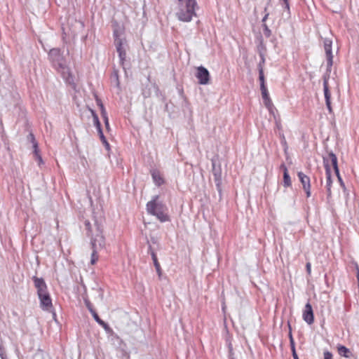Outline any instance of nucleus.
<instances>
[{"label": "nucleus", "mask_w": 359, "mask_h": 359, "mask_svg": "<svg viewBox=\"0 0 359 359\" xmlns=\"http://www.w3.org/2000/svg\"><path fill=\"white\" fill-rule=\"evenodd\" d=\"M147 211L149 214L156 216L161 222L169 221L168 208L163 201L159 200V196H153L151 201L147 203Z\"/></svg>", "instance_id": "f257e3e1"}, {"label": "nucleus", "mask_w": 359, "mask_h": 359, "mask_svg": "<svg viewBox=\"0 0 359 359\" xmlns=\"http://www.w3.org/2000/svg\"><path fill=\"white\" fill-rule=\"evenodd\" d=\"M178 11L176 15L180 21L189 22L196 15L195 8L197 6L196 0H178Z\"/></svg>", "instance_id": "f03ea898"}, {"label": "nucleus", "mask_w": 359, "mask_h": 359, "mask_svg": "<svg viewBox=\"0 0 359 359\" xmlns=\"http://www.w3.org/2000/svg\"><path fill=\"white\" fill-rule=\"evenodd\" d=\"M48 59L57 71L65 72L67 68L66 59L60 48H54L50 49L48 52Z\"/></svg>", "instance_id": "7ed1b4c3"}, {"label": "nucleus", "mask_w": 359, "mask_h": 359, "mask_svg": "<svg viewBox=\"0 0 359 359\" xmlns=\"http://www.w3.org/2000/svg\"><path fill=\"white\" fill-rule=\"evenodd\" d=\"M95 225L96 226V231L97 233L96 234V237L93 238L91 241L93 252L91 255L90 263L92 264H95L98 259V256L97 255V249L102 248L105 243L104 237L102 235L101 227L97 223H95Z\"/></svg>", "instance_id": "20e7f679"}, {"label": "nucleus", "mask_w": 359, "mask_h": 359, "mask_svg": "<svg viewBox=\"0 0 359 359\" xmlns=\"http://www.w3.org/2000/svg\"><path fill=\"white\" fill-rule=\"evenodd\" d=\"M38 294L40 300V306L43 311L52 312L53 304L48 290L40 292Z\"/></svg>", "instance_id": "39448f33"}, {"label": "nucleus", "mask_w": 359, "mask_h": 359, "mask_svg": "<svg viewBox=\"0 0 359 359\" xmlns=\"http://www.w3.org/2000/svg\"><path fill=\"white\" fill-rule=\"evenodd\" d=\"M196 77L199 84L207 85L209 83L210 76L208 70L201 66L196 69Z\"/></svg>", "instance_id": "423d86ee"}, {"label": "nucleus", "mask_w": 359, "mask_h": 359, "mask_svg": "<svg viewBox=\"0 0 359 359\" xmlns=\"http://www.w3.org/2000/svg\"><path fill=\"white\" fill-rule=\"evenodd\" d=\"M212 175L214 177V182L215 183L217 189L221 196L222 194V170L219 165L216 167V164L212 161Z\"/></svg>", "instance_id": "0eeeda50"}, {"label": "nucleus", "mask_w": 359, "mask_h": 359, "mask_svg": "<svg viewBox=\"0 0 359 359\" xmlns=\"http://www.w3.org/2000/svg\"><path fill=\"white\" fill-rule=\"evenodd\" d=\"M328 77L329 76H323V90H324V95L325 99V103L327 108L329 111V112L331 114L332 112V109L331 107V94L329 90V85H328Z\"/></svg>", "instance_id": "6e6552de"}, {"label": "nucleus", "mask_w": 359, "mask_h": 359, "mask_svg": "<svg viewBox=\"0 0 359 359\" xmlns=\"http://www.w3.org/2000/svg\"><path fill=\"white\" fill-rule=\"evenodd\" d=\"M332 41L328 39H325L324 40V48H325V51L326 53L328 71H330V68H331V67L332 65V62H333V61H332L333 55L332 53Z\"/></svg>", "instance_id": "1a4fd4ad"}, {"label": "nucleus", "mask_w": 359, "mask_h": 359, "mask_svg": "<svg viewBox=\"0 0 359 359\" xmlns=\"http://www.w3.org/2000/svg\"><path fill=\"white\" fill-rule=\"evenodd\" d=\"M324 167L327 165L330 168V163L333 168L338 167V162L337 156L333 153L332 151H327V155L323 156Z\"/></svg>", "instance_id": "9d476101"}, {"label": "nucleus", "mask_w": 359, "mask_h": 359, "mask_svg": "<svg viewBox=\"0 0 359 359\" xmlns=\"http://www.w3.org/2000/svg\"><path fill=\"white\" fill-rule=\"evenodd\" d=\"M91 113H92V115L93 117L94 125L95 126V127L97 128V130L98 132L102 142H103V144H104L106 148L108 149L109 147V144L107 142V141L103 134L102 127H101V123L99 121L98 116L93 110H91Z\"/></svg>", "instance_id": "9b49d317"}, {"label": "nucleus", "mask_w": 359, "mask_h": 359, "mask_svg": "<svg viewBox=\"0 0 359 359\" xmlns=\"http://www.w3.org/2000/svg\"><path fill=\"white\" fill-rule=\"evenodd\" d=\"M95 223H97L102 230V226L97 220L94 221L93 224H92L88 220H86L84 222L86 234L88 236H90L91 238V240L93 238H95L96 237V234L97 233L96 231V226L95 225Z\"/></svg>", "instance_id": "f8f14e48"}, {"label": "nucleus", "mask_w": 359, "mask_h": 359, "mask_svg": "<svg viewBox=\"0 0 359 359\" xmlns=\"http://www.w3.org/2000/svg\"><path fill=\"white\" fill-rule=\"evenodd\" d=\"M298 177L303 186V189L306 194V196L309 198L311 196V184L310 178L302 172H299Z\"/></svg>", "instance_id": "ddd939ff"}, {"label": "nucleus", "mask_w": 359, "mask_h": 359, "mask_svg": "<svg viewBox=\"0 0 359 359\" xmlns=\"http://www.w3.org/2000/svg\"><path fill=\"white\" fill-rule=\"evenodd\" d=\"M303 319L305 322H306L309 325H311L314 321V316L312 306L309 302H308L304 307V310L303 311L302 315Z\"/></svg>", "instance_id": "4468645a"}, {"label": "nucleus", "mask_w": 359, "mask_h": 359, "mask_svg": "<svg viewBox=\"0 0 359 359\" xmlns=\"http://www.w3.org/2000/svg\"><path fill=\"white\" fill-rule=\"evenodd\" d=\"M32 280L34 283V286L37 290V294L40 292H43L47 290V285L42 278H38L36 276H34Z\"/></svg>", "instance_id": "2eb2a0df"}, {"label": "nucleus", "mask_w": 359, "mask_h": 359, "mask_svg": "<svg viewBox=\"0 0 359 359\" xmlns=\"http://www.w3.org/2000/svg\"><path fill=\"white\" fill-rule=\"evenodd\" d=\"M27 140L33 144L34 153L36 159L39 161V164L40 165L41 163H42V158L41 156L39 154L38 144L35 140L34 134L32 133H29L27 136Z\"/></svg>", "instance_id": "dca6fc26"}, {"label": "nucleus", "mask_w": 359, "mask_h": 359, "mask_svg": "<svg viewBox=\"0 0 359 359\" xmlns=\"http://www.w3.org/2000/svg\"><path fill=\"white\" fill-rule=\"evenodd\" d=\"M325 174H326V188L327 192V196L331 195V186L332 183L331 168L327 165H325Z\"/></svg>", "instance_id": "f3484780"}, {"label": "nucleus", "mask_w": 359, "mask_h": 359, "mask_svg": "<svg viewBox=\"0 0 359 359\" xmlns=\"http://www.w3.org/2000/svg\"><path fill=\"white\" fill-rule=\"evenodd\" d=\"M149 252L150 253V255L151 256V258H152L154 266L156 268V272H157L158 276H161V273H162L161 268L160 264H159V262L158 261L156 254L152 250V248H151V245L149 246Z\"/></svg>", "instance_id": "a211bd4d"}, {"label": "nucleus", "mask_w": 359, "mask_h": 359, "mask_svg": "<svg viewBox=\"0 0 359 359\" xmlns=\"http://www.w3.org/2000/svg\"><path fill=\"white\" fill-rule=\"evenodd\" d=\"M262 91V96L264 100V103L265 106L271 110L273 107V103L269 97V95L268 93V90L266 88H260Z\"/></svg>", "instance_id": "6ab92c4d"}, {"label": "nucleus", "mask_w": 359, "mask_h": 359, "mask_svg": "<svg viewBox=\"0 0 359 359\" xmlns=\"http://www.w3.org/2000/svg\"><path fill=\"white\" fill-rule=\"evenodd\" d=\"M151 176L156 185L158 187L161 186L164 183L163 177L161 176L160 172L157 170H153L151 171Z\"/></svg>", "instance_id": "aec40b11"}, {"label": "nucleus", "mask_w": 359, "mask_h": 359, "mask_svg": "<svg viewBox=\"0 0 359 359\" xmlns=\"http://www.w3.org/2000/svg\"><path fill=\"white\" fill-rule=\"evenodd\" d=\"M125 43L126 40L123 38H117L114 40V44L116 46V51L118 53L126 50L124 47Z\"/></svg>", "instance_id": "412c9836"}, {"label": "nucleus", "mask_w": 359, "mask_h": 359, "mask_svg": "<svg viewBox=\"0 0 359 359\" xmlns=\"http://www.w3.org/2000/svg\"><path fill=\"white\" fill-rule=\"evenodd\" d=\"M338 353L340 355L346 358H350L353 355L351 351L348 348L342 345L338 346Z\"/></svg>", "instance_id": "4be33fe9"}, {"label": "nucleus", "mask_w": 359, "mask_h": 359, "mask_svg": "<svg viewBox=\"0 0 359 359\" xmlns=\"http://www.w3.org/2000/svg\"><path fill=\"white\" fill-rule=\"evenodd\" d=\"M259 79L260 81V88H266L265 86V79L264 75L263 67L259 65Z\"/></svg>", "instance_id": "5701e85b"}, {"label": "nucleus", "mask_w": 359, "mask_h": 359, "mask_svg": "<svg viewBox=\"0 0 359 359\" xmlns=\"http://www.w3.org/2000/svg\"><path fill=\"white\" fill-rule=\"evenodd\" d=\"M283 184L285 187H290L291 185V180L287 168H285V172L283 173Z\"/></svg>", "instance_id": "b1692460"}, {"label": "nucleus", "mask_w": 359, "mask_h": 359, "mask_svg": "<svg viewBox=\"0 0 359 359\" xmlns=\"http://www.w3.org/2000/svg\"><path fill=\"white\" fill-rule=\"evenodd\" d=\"M97 104L100 107L102 117L107 116V111L105 110V108H104V104H102V101L100 100L97 99Z\"/></svg>", "instance_id": "393cba45"}, {"label": "nucleus", "mask_w": 359, "mask_h": 359, "mask_svg": "<svg viewBox=\"0 0 359 359\" xmlns=\"http://www.w3.org/2000/svg\"><path fill=\"white\" fill-rule=\"evenodd\" d=\"M262 26H263V33H264V36L266 37H269L271 34V30L269 29V28L268 27V26L266 25V23H264L262 25Z\"/></svg>", "instance_id": "a878e982"}, {"label": "nucleus", "mask_w": 359, "mask_h": 359, "mask_svg": "<svg viewBox=\"0 0 359 359\" xmlns=\"http://www.w3.org/2000/svg\"><path fill=\"white\" fill-rule=\"evenodd\" d=\"M84 303H85V305L87 307V309H88V311H90V313L95 311L94 309H93V306L91 304V302H90V300L88 299H84Z\"/></svg>", "instance_id": "bb28decb"}, {"label": "nucleus", "mask_w": 359, "mask_h": 359, "mask_svg": "<svg viewBox=\"0 0 359 359\" xmlns=\"http://www.w3.org/2000/svg\"><path fill=\"white\" fill-rule=\"evenodd\" d=\"M93 317V318L95 319V320L100 325V324H102L103 323V320L102 319H100V318L99 317L98 314L97 313V312L95 311H93L90 313Z\"/></svg>", "instance_id": "cd10ccee"}, {"label": "nucleus", "mask_w": 359, "mask_h": 359, "mask_svg": "<svg viewBox=\"0 0 359 359\" xmlns=\"http://www.w3.org/2000/svg\"><path fill=\"white\" fill-rule=\"evenodd\" d=\"M118 57H119L120 62H121V65H123L124 61L126 60V50L123 52L118 53Z\"/></svg>", "instance_id": "c85d7f7f"}, {"label": "nucleus", "mask_w": 359, "mask_h": 359, "mask_svg": "<svg viewBox=\"0 0 359 359\" xmlns=\"http://www.w3.org/2000/svg\"><path fill=\"white\" fill-rule=\"evenodd\" d=\"M5 355V350L2 345L1 339H0V356L2 359H4V356Z\"/></svg>", "instance_id": "c756f323"}, {"label": "nucleus", "mask_w": 359, "mask_h": 359, "mask_svg": "<svg viewBox=\"0 0 359 359\" xmlns=\"http://www.w3.org/2000/svg\"><path fill=\"white\" fill-rule=\"evenodd\" d=\"M264 13H265V15L262 19V22L263 24L265 23L266 20H267L268 17H269V13L267 12V6H266L264 8Z\"/></svg>", "instance_id": "7c9ffc66"}, {"label": "nucleus", "mask_w": 359, "mask_h": 359, "mask_svg": "<svg viewBox=\"0 0 359 359\" xmlns=\"http://www.w3.org/2000/svg\"><path fill=\"white\" fill-rule=\"evenodd\" d=\"M97 292L98 293V297L100 300H102L104 298V293L101 288H98L97 290Z\"/></svg>", "instance_id": "2f4dec72"}, {"label": "nucleus", "mask_w": 359, "mask_h": 359, "mask_svg": "<svg viewBox=\"0 0 359 359\" xmlns=\"http://www.w3.org/2000/svg\"><path fill=\"white\" fill-rule=\"evenodd\" d=\"M102 118L104 120V124H105V126H106L107 129H109V119H108L107 115L104 116H102Z\"/></svg>", "instance_id": "473e14b6"}, {"label": "nucleus", "mask_w": 359, "mask_h": 359, "mask_svg": "<svg viewBox=\"0 0 359 359\" xmlns=\"http://www.w3.org/2000/svg\"><path fill=\"white\" fill-rule=\"evenodd\" d=\"M290 345L292 353H294V351H296L295 344H294V339H292L291 341H290Z\"/></svg>", "instance_id": "72a5a7b5"}, {"label": "nucleus", "mask_w": 359, "mask_h": 359, "mask_svg": "<svg viewBox=\"0 0 359 359\" xmlns=\"http://www.w3.org/2000/svg\"><path fill=\"white\" fill-rule=\"evenodd\" d=\"M324 359H332V354L329 351L325 352L324 353Z\"/></svg>", "instance_id": "f704fd0d"}, {"label": "nucleus", "mask_w": 359, "mask_h": 359, "mask_svg": "<svg viewBox=\"0 0 359 359\" xmlns=\"http://www.w3.org/2000/svg\"><path fill=\"white\" fill-rule=\"evenodd\" d=\"M260 57H261V61L259 62V65H261V67H263V65L264 64L265 62V59H264V54H262V53H260Z\"/></svg>", "instance_id": "c9c22d12"}, {"label": "nucleus", "mask_w": 359, "mask_h": 359, "mask_svg": "<svg viewBox=\"0 0 359 359\" xmlns=\"http://www.w3.org/2000/svg\"><path fill=\"white\" fill-rule=\"evenodd\" d=\"M100 325H101L102 327H104V329L106 330V331H109L110 330V327L109 326V325L107 323H106L104 321H103V323L102 324H100Z\"/></svg>", "instance_id": "e433bc0d"}, {"label": "nucleus", "mask_w": 359, "mask_h": 359, "mask_svg": "<svg viewBox=\"0 0 359 359\" xmlns=\"http://www.w3.org/2000/svg\"><path fill=\"white\" fill-rule=\"evenodd\" d=\"M288 327H289L288 337H289V339H290V341H291L292 339H293V337H292V328H291V326H290V323H288Z\"/></svg>", "instance_id": "4c0bfd02"}, {"label": "nucleus", "mask_w": 359, "mask_h": 359, "mask_svg": "<svg viewBox=\"0 0 359 359\" xmlns=\"http://www.w3.org/2000/svg\"><path fill=\"white\" fill-rule=\"evenodd\" d=\"M114 40L116 39L117 38H121L118 30L115 29L114 31Z\"/></svg>", "instance_id": "58836bf2"}, {"label": "nucleus", "mask_w": 359, "mask_h": 359, "mask_svg": "<svg viewBox=\"0 0 359 359\" xmlns=\"http://www.w3.org/2000/svg\"><path fill=\"white\" fill-rule=\"evenodd\" d=\"M283 5L285 9H287L288 11H290V6L288 0L283 1Z\"/></svg>", "instance_id": "ea45409f"}, {"label": "nucleus", "mask_w": 359, "mask_h": 359, "mask_svg": "<svg viewBox=\"0 0 359 359\" xmlns=\"http://www.w3.org/2000/svg\"><path fill=\"white\" fill-rule=\"evenodd\" d=\"M306 268L308 273H311V264L309 262L306 264Z\"/></svg>", "instance_id": "a19ab883"}, {"label": "nucleus", "mask_w": 359, "mask_h": 359, "mask_svg": "<svg viewBox=\"0 0 359 359\" xmlns=\"http://www.w3.org/2000/svg\"><path fill=\"white\" fill-rule=\"evenodd\" d=\"M114 77H115V79H116V82H117V85H118V83H119V81H118V72H117L116 71H115V72H114Z\"/></svg>", "instance_id": "79ce46f5"}, {"label": "nucleus", "mask_w": 359, "mask_h": 359, "mask_svg": "<svg viewBox=\"0 0 359 359\" xmlns=\"http://www.w3.org/2000/svg\"><path fill=\"white\" fill-rule=\"evenodd\" d=\"M334 172H335L337 177L340 176L339 170V168L338 167H337V168H334Z\"/></svg>", "instance_id": "37998d69"}, {"label": "nucleus", "mask_w": 359, "mask_h": 359, "mask_svg": "<svg viewBox=\"0 0 359 359\" xmlns=\"http://www.w3.org/2000/svg\"><path fill=\"white\" fill-rule=\"evenodd\" d=\"M292 357L294 359H299V357H298L296 351H294V353H292Z\"/></svg>", "instance_id": "c03bdc74"}, {"label": "nucleus", "mask_w": 359, "mask_h": 359, "mask_svg": "<svg viewBox=\"0 0 359 359\" xmlns=\"http://www.w3.org/2000/svg\"><path fill=\"white\" fill-rule=\"evenodd\" d=\"M337 178H338L339 182H340V184L341 186H344V182L342 181V179H341V176L337 177Z\"/></svg>", "instance_id": "a18cd8bd"}, {"label": "nucleus", "mask_w": 359, "mask_h": 359, "mask_svg": "<svg viewBox=\"0 0 359 359\" xmlns=\"http://www.w3.org/2000/svg\"><path fill=\"white\" fill-rule=\"evenodd\" d=\"M142 94H143V95H144V97H149V95H150V93H147V92H145V91H144V92L142 93Z\"/></svg>", "instance_id": "49530a36"}, {"label": "nucleus", "mask_w": 359, "mask_h": 359, "mask_svg": "<svg viewBox=\"0 0 359 359\" xmlns=\"http://www.w3.org/2000/svg\"><path fill=\"white\" fill-rule=\"evenodd\" d=\"M285 168H286V166L285 165V164H282L280 165V168L283 170V172H285Z\"/></svg>", "instance_id": "de8ad7c7"}, {"label": "nucleus", "mask_w": 359, "mask_h": 359, "mask_svg": "<svg viewBox=\"0 0 359 359\" xmlns=\"http://www.w3.org/2000/svg\"><path fill=\"white\" fill-rule=\"evenodd\" d=\"M283 142H284V144H286V141L285 140L284 137H283Z\"/></svg>", "instance_id": "09e8293b"}]
</instances>
